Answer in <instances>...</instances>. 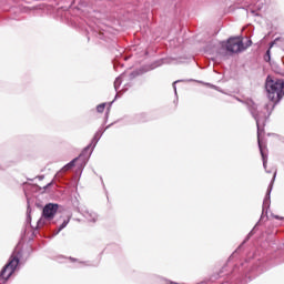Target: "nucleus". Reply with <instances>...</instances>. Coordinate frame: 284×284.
<instances>
[{
	"instance_id": "obj_1",
	"label": "nucleus",
	"mask_w": 284,
	"mask_h": 284,
	"mask_svg": "<svg viewBox=\"0 0 284 284\" xmlns=\"http://www.w3.org/2000/svg\"><path fill=\"white\" fill-rule=\"evenodd\" d=\"M266 92L272 101H281L284 97V81L283 80H266Z\"/></svg>"
},
{
	"instance_id": "obj_2",
	"label": "nucleus",
	"mask_w": 284,
	"mask_h": 284,
	"mask_svg": "<svg viewBox=\"0 0 284 284\" xmlns=\"http://www.w3.org/2000/svg\"><path fill=\"white\" fill-rule=\"evenodd\" d=\"M252 45V40H247L246 43H243V39L241 37L230 38L226 43L222 44L223 50L226 52L239 53L243 52V50H247Z\"/></svg>"
},
{
	"instance_id": "obj_3",
	"label": "nucleus",
	"mask_w": 284,
	"mask_h": 284,
	"mask_svg": "<svg viewBox=\"0 0 284 284\" xmlns=\"http://www.w3.org/2000/svg\"><path fill=\"white\" fill-rule=\"evenodd\" d=\"M18 265L19 256L12 254L9 260V263L0 272V281H2V283H6V281H8V278H10L12 274H14V270H17Z\"/></svg>"
},
{
	"instance_id": "obj_4",
	"label": "nucleus",
	"mask_w": 284,
	"mask_h": 284,
	"mask_svg": "<svg viewBox=\"0 0 284 284\" xmlns=\"http://www.w3.org/2000/svg\"><path fill=\"white\" fill-rule=\"evenodd\" d=\"M57 212H59V204H47L42 210V217L38 221V227H43L45 221H52L57 215Z\"/></svg>"
},
{
	"instance_id": "obj_5",
	"label": "nucleus",
	"mask_w": 284,
	"mask_h": 284,
	"mask_svg": "<svg viewBox=\"0 0 284 284\" xmlns=\"http://www.w3.org/2000/svg\"><path fill=\"white\" fill-rule=\"evenodd\" d=\"M79 161V158L73 159L71 162H69L68 164H65L62 169L61 172H70V170H72V168H74L75 163Z\"/></svg>"
},
{
	"instance_id": "obj_6",
	"label": "nucleus",
	"mask_w": 284,
	"mask_h": 284,
	"mask_svg": "<svg viewBox=\"0 0 284 284\" xmlns=\"http://www.w3.org/2000/svg\"><path fill=\"white\" fill-rule=\"evenodd\" d=\"M68 223H70V217L62 222V224L59 226L55 234H59V232H61V230H64V227H68Z\"/></svg>"
},
{
	"instance_id": "obj_7",
	"label": "nucleus",
	"mask_w": 284,
	"mask_h": 284,
	"mask_svg": "<svg viewBox=\"0 0 284 284\" xmlns=\"http://www.w3.org/2000/svg\"><path fill=\"white\" fill-rule=\"evenodd\" d=\"M258 146H260V152L262 154V159H263V164L265 166V164L267 163V161L265 160V153H263V146L261 145V140H258Z\"/></svg>"
},
{
	"instance_id": "obj_8",
	"label": "nucleus",
	"mask_w": 284,
	"mask_h": 284,
	"mask_svg": "<svg viewBox=\"0 0 284 284\" xmlns=\"http://www.w3.org/2000/svg\"><path fill=\"white\" fill-rule=\"evenodd\" d=\"M89 221H91V223H97V221H99V215H97V213H91Z\"/></svg>"
},
{
	"instance_id": "obj_9",
	"label": "nucleus",
	"mask_w": 284,
	"mask_h": 284,
	"mask_svg": "<svg viewBox=\"0 0 284 284\" xmlns=\"http://www.w3.org/2000/svg\"><path fill=\"white\" fill-rule=\"evenodd\" d=\"M97 111H98L100 114H103V112H105V103L99 104V105L97 106Z\"/></svg>"
},
{
	"instance_id": "obj_10",
	"label": "nucleus",
	"mask_w": 284,
	"mask_h": 284,
	"mask_svg": "<svg viewBox=\"0 0 284 284\" xmlns=\"http://www.w3.org/2000/svg\"><path fill=\"white\" fill-rule=\"evenodd\" d=\"M264 59H265V61H270V59H271V51H270V49L266 51V54H265Z\"/></svg>"
},
{
	"instance_id": "obj_11",
	"label": "nucleus",
	"mask_w": 284,
	"mask_h": 284,
	"mask_svg": "<svg viewBox=\"0 0 284 284\" xmlns=\"http://www.w3.org/2000/svg\"><path fill=\"white\" fill-rule=\"evenodd\" d=\"M257 129H258V120H256Z\"/></svg>"
},
{
	"instance_id": "obj_12",
	"label": "nucleus",
	"mask_w": 284,
	"mask_h": 284,
	"mask_svg": "<svg viewBox=\"0 0 284 284\" xmlns=\"http://www.w3.org/2000/svg\"><path fill=\"white\" fill-rule=\"evenodd\" d=\"M274 45V43H271V47L270 48H272Z\"/></svg>"
}]
</instances>
